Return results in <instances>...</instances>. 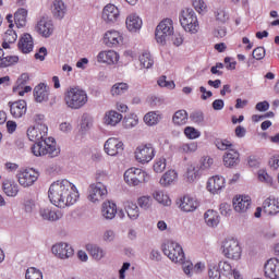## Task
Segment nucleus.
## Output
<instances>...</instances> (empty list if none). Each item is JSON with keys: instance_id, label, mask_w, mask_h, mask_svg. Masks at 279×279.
Listing matches in <instances>:
<instances>
[{"instance_id": "obj_42", "label": "nucleus", "mask_w": 279, "mask_h": 279, "mask_svg": "<svg viewBox=\"0 0 279 279\" xmlns=\"http://www.w3.org/2000/svg\"><path fill=\"white\" fill-rule=\"evenodd\" d=\"M209 279H221V270L216 263H209L208 265Z\"/></svg>"}, {"instance_id": "obj_13", "label": "nucleus", "mask_w": 279, "mask_h": 279, "mask_svg": "<svg viewBox=\"0 0 279 279\" xmlns=\"http://www.w3.org/2000/svg\"><path fill=\"white\" fill-rule=\"evenodd\" d=\"M19 184L27 189V186H32L38 180V172L34 169L24 170L23 172L17 174Z\"/></svg>"}, {"instance_id": "obj_11", "label": "nucleus", "mask_w": 279, "mask_h": 279, "mask_svg": "<svg viewBox=\"0 0 279 279\" xmlns=\"http://www.w3.org/2000/svg\"><path fill=\"white\" fill-rule=\"evenodd\" d=\"M107 195L108 190L106 189V185H104V183L97 182L89 186V202H93L94 204L95 202H101V199H104Z\"/></svg>"}, {"instance_id": "obj_25", "label": "nucleus", "mask_w": 279, "mask_h": 279, "mask_svg": "<svg viewBox=\"0 0 279 279\" xmlns=\"http://www.w3.org/2000/svg\"><path fill=\"white\" fill-rule=\"evenodd\" d=\"M34 97L37 104H43V101H49V90L45 84H39L34 88Z\"/></svg>"}, {"instance_id": "obj_6", "label": "nucleus", "mask_w": 279, "mask_h": 279, "mask_svg": "<svg viewBox=\"0 0 279 279\" xmlns=\"http://www.w3.org/2000/svg\"><path fill=\"white\" fill-rule=\"evenodd\" d=\"M161 250L165 256H168L172 260V263H183L184 251L179 243L173 241H167L162 244Z\"/></svg>"}, {"instance_id": "obj_61", "label": "nucleus", "mask_w": 279, "mask_h": 279, "mask_svg": "<svg viewBox=\"0 0 279 279\" xmlns=\"http://www.w3.org/2000/svg\"><path fill=\"white\" fill-rule=\"evenodd\" d=\"M252 57L254 60H263L265 58V48L264 47H257L253 50Z\"/></svg>"}, {"instance_id": "obj_39", "label": "nucleus", "mask_w": 279, "mask_h": 279, "mask_svg": "<svg viewBox=\"0 0 279 279\" xmlns=\"http://www.w3.org/2000/svg\"><path fill=\"white\" fill-rule=\"evenodd\" d=\"M129 88H130V85H128V83H116L111 87L110 93L112 97H119V95H123L128 93Z\"/></svg>"}, {"instance_id": "obj_47", "label": "nucleus", "mask_w": 279, "mask_h": 279, "mask_svg": "<svg viewBox=\"0 0 279 279\" xmlns=\"http://www.w3.org/2000/svg\"><path fill=\"white\" fill-rule=\"evenodd\" d=\"M180 154H193V151H197V143L192 142L189 144H182L179 147Z\"/></svg>"}, {"instance_id": "obj_29", "label": "nucleus", "mask_w": 279, "mask_h": 279, "mask_svg": "<svg viewBox=\"0 0 279 279\" xmlns=\"http://www.w3.org/2000/svg\"><path fill=\"white\" fill-rule=\"evenodd\" d=\"M239 151L234 148L229 149L223 156L225 167H235V165H239Z\"/></svg>"}, {"instance_id": "obj_43", "label": "nucleus", "mask_w": 279, "mask_h": 279, "mask_svg": "<svg viewBox=\"0 0 279 279\" xmlns=\"http://www.w3.org/2000/svg\"><path fill=\"white\" fill-rule=\"evenodd\" d=\"M154 199L151 198V196H141L137 199V204L143 210H149V208H151Z\"/></svg>"}, {"instance_id": "obj_3", "label": "nucleus", "mask_w": 279, "mask_h": 279, "mask_svg": "<svg viewBox=\"0 0 279 279\" xmlns=\"http://www.w3.org/2000/svg\"><path fill=\"white\" fill-rule=\"evenodd\" d=\"M64 101L65 106L71 110H80V108H84L88 104V94L84 89L71 87L64 93Z\"/></svg>"}, {"instance_id": "obj_62", "label": "nucleus", "mask_w": 279, "mask_h": 279, "mask_svg": "<svg viewBox=\"0 0 279 279\" xmlns=\"http://www.w3.org/2000/svg\"><path fill=\"white\" fill-rule=\"evenodd\" d=\"M210 167H213V158H210V157H203L201 159L199 169H202V171H205V169H210Z\"/></svg>"}, {"instance_id": "obj_49", "label": "nucleus", "mask_w": 279, "mask_h": 279, "mask_svg": "<svg viewBox=\"0 0 279 279\" xmlns=\"http://www.w3.org/2000/svg\"><path fill=\"white\" fill-rule=\"evenodd\" d=\"M25 279H43V271L35 267L27 268Z\"/></svg>"}, {"instance_id": "obj_50", "label": "nucleus", "mask_w": 279, "mask_h": 279, "mask_svg": "<svg viewBox=\"0 0 279 279\" xmlns=\"http://www.w3.org/2000/svg\"><path fill=\"white\" fill-rule=\"evenodd\" d=\"M157 83L160 88H169L170 90H173V88H175V83L173 81H167L166 75L160 76Z\"/></svg>"}, {"instance_id": "obj_63", "label": "nucleus", "mask_w": 279, "mask_h": 279, "mask_svg": "<svg viewBox=\"0 0 279 279\" xmlns=\"http://www.w3.org/2000/svg\"><path fill=\"white\" fill-rule=\"evenodd\" d=\"M219 210L223 217H230V213H232L231 206L228 203H221Z\"/></svg>"}, {"instance_id": "obj_46", "label": "nucleus", "mask_w": 279, "mask_h": 279, "mask_svg": "<svg viewBox=\"0 0 279 279\" xmlns=\"http://www.w3.org/2000/svg\"><path fill=\"white\" fill-rule=\"evenodd\" d=\"M154 199L158 202L159 204H163L165 206H169L171 204V201H169V196L165 195L161 191H156L153 193Z\"/></svg>"}, {"instance_id": "obj_55", "label": "nucleus", "mask_w": 279, "mask_h": 279, "mask_svg": "<svg viewBox=\"0 0 279 279\" xmlns=\"http://www.w3.org/2000/svg\"><path fill=\"white\" fill-rule=\"evenodd\" d=\"M198 169L195 166H190L186 171L187 182H195L198 175Z\"/></svg>"}, {"instance_id": "obj_59", "label": "nucleus", "mask_w": 279, "mask_h": 279, "mask_svg": "<svg viewBox=\"0 0 279 279\" xmlns=\"http://www.w3.org/2000/svg\"><path fill=\"white\" fill-rule=\"evenodd\" d=\"M34 208H36V202L34 199L27 198L24 201L25 213L32 214L34 213Z\"/></svg>"}, {"instance_id": "obj_48", "label": "nucleus", "mask_w": 279, "mask_h": 279, "mask_svg": "<svg viewBox=\"0 0 279 279\" xmlns=\"http://www.w3.org/2000/svg\"><path fill=\"white\" fill-rule=\"evenodd\" d=\"M218 269H220V274H223L225 276H232L234 272V269H232V265L228 262H219L218 263Z\"/></svg>"}, {"instance_id": "obj_4", "label": "nucleus", "mask_w": 279, "mask_h": 279, "mask_svg": "<svg viewBox=\"0 0 279 279\" xmlns=\"http://www.w3.org/2000/svg\"><path fill=\"white\" fill-rule=\"evenodd\" d=\"M180 24L183 29L190 32V34H197V29H199V22L193 9H183L181 11Z\"/></svg>"}, {"instance_id": "obj_10", "label": "nucleus", "mask_w": 279, "mask_h": 279, "mask_svg": "<svg viewBox=\"0 0 279 279\" xmlns=\"http://www.w3.org/2000/svg\"><path fill=\"white\" fill-rule=\"evenodd\" d=\"M51 252L57 258H60L61 260L71 258V256L74 254L73 246L64 242H59L52 245Z\"/></svg>"}, {"instance_id": "obj_9", "label": "nucleus", "mask_w": 279, "mask_h": 279, "mask_svg": "<svg viewBox=\"0 0 279 279\" xmlns=\"http://www.w3.org/2000/svg\"><path fill=\"white\" fill-rule=\"evenodd\" d=\"M155 156L156 154L151 144L141 145L135 150L136 161L141 162L142 165H147V162H151Z\"/></svg>"}, {"instance_id": "obj_8", "label": "nucleus", "mask_w": 279, "mask_h": 279, "mask_svg": "<svg viewBox=\"0 0 279 279\" xmlns=\"http://www.w3.org/2000/svg\"><path fill=\"white\" fill-rule=\"evenodd\" d=\"M222 254L226 258H231L232 260H239L241 258V246L239 241L230 239L222 244Z\"/></svg>"}, {"instance_id": "obj_17", "label": "nucleus", "mask_w": 279, "mask_h": 279, "mask_svg": "<svg viewBox=\"0 0 279 279\" xmlns=\"http://www.w3.org/2000/svg\"><path fill=\"white\" fill-rule=\"evenodd\" d=\"M10 113L14 119H21L27 114V102L25 100H17L9 102Z\"/></svg>"}, {"instance_id": "obj_44", "label": "nucleus", "mask_w": 279, "mask_h": 279, "mask_svg": "<svg viewBox=\"0 0 279 279\" xmlns=\"http://www.w3.org/2000/svg\"><path fill=\"white\" fill-rule=\"evenodd\" d=\"M16 62H19L17 56L2 57V59L0 61V66H1V69H5L8 66H12V64H16Z\"/></svg>"}, {"instance_id": "obj_52", "label": "nucleus", "mask_w": 279, "mask_h": 279, "mask_svg": "<svg viewBox=\"0 0 279 279\" xmlns=\"http://www.w3.org/2000/svg\"><path fill=\"white\" fill-rule=\"evenodd\" d=\"M29 81V74L23 73L16 81L17 86L13 87V93H16L20 90V88H23L25 84Z\"/></svg>"}, {"instance_id": "obj_34", "label": "nucleus", "mask_w": 279, "mask_h": 279, "mask_svg": "<svg viewBox=\"0 0 279 279\" xmlns=\"http://www.w3.org/2000/svg\"><path fill=\"white\" fill-rule=\"evenodd\" d=\"M14 21L16 27H25L27 24V9H19L14 14Z\"/></svg>"}, {"instance_id": "obj_57", "label": "nucleus", "mask_w": 279, "mask_h": 279, "mask_svg": "<svg viewBox=\"0 0 279 279\" xmlns=\"http://www.w3.org/2000/svg\"><path fill=\"white\" fill-rule=\"evenodd\" d=\"M136 125H138V120L136 118H133V117H125L123 119V126L126 129V130H130L131 128H136Z\"/></svg>"}, {"instance_id": "obj_21", "label": "nucleus", "mask_w": 279, "mask_h": 279, "mask_svg": "<svg viewBox=\"0 0 279 279\" xmlns=\"http://www.w3.org/2000/svg\"><path fill=\"white\" fill-rule=\"evenodd\" d=\"M39 216L44 221H60L62 219L63 214L60 210H52L49 207H41L39 209Z\"/></svg>"}, {"instance_id": "obj_56", "label": "nucleus", "mask_w": 279, "mask_h": 279, "mask_svg": "<svg viewBox=\"0 0 279 279\" xmlns=\"http://www.w3.org/2000/svg\"><path fill=\"white\" fill-rule=\"evenodd\" d=\"M167 169V159L159 158L154 165V171L156 173H162Z\"/></svg>"}, {"instance_id": "obj_26", "label": "nucleus", "mask_w": 279, "mask_h": 279, "mask_svg": "<svg viewBox=\"0 0 279 279\" xmlns=\"http://www.w3.org/2000/svg\"><path fill=\"white\" fill-rule=\"evenodd\" d=\"M2 191L8 197H16L19 195V184L12 180H4Z\"/></svg>"}, {"instance_id": "obj_19", "label": "nucleus", "mask_w": 279, "mask_h": 279, "mask_svg": "<svg viewBox=\"0 0 279 279\" xmlns=\"http://www.w3.org/2000/svg\"><path fill=\"white\" fill-rule=\"evenodd\" d=\"M223 189H226V179L223 177L215 175L207 182V190L209 193H219Z\"/></svg>"}, {"instance_id": "obj_20", "label": "nucleus", "mask_w": 279, "mask_h": 279, "mask_svg": "<svg viewBox=\"0 0 279 279\" xmlns=\"http://www.w3.org/2000/svg\"><path fill=\"white\" fill-rule=\"evenodd\" d=\"M252 206L250 196H239L233 198V208L235 213H247Z\"/></svg>"}, {"instance_id": "obj_38", "label": "nucleus", "mask_w": 279, "mask_h": 279, "mask_svg": "<svg viewBox=\"0 0 279 279\" xmlns=\"http://www.w3.org/2000/svg\"><path fill=\"white\" fill-rule=\"evenodd\" d=\"M121 119H123V116L117 111H109L105 116V123L107 125H117V123H121Z\"/></svg>"}, {"instance_id": "obj_24", "label": "nucleus", "mask_w": 279, "mask_h": 279, "mask_svg": "<svg viewBox=\"0 0 279 279\" xmlns=\"http://www.w3.org/2000/svg\"><path fill=\"white\" fill-rule=\"evenodd\" d=\"M98 62H104L105 64H116V62H119V53L113 50L101 51L98 53Z\"/></svg>"}, {"instance_id": "obj_33", "label": "nucleus", "mask_w": 279, "mask_h": 279, "mask_svg": "<svg viewBox=\"0 0 279 279\" xmlns=\"http://www.w3.org/2000/svg\"><path fill=\"white\" fill-rule=\"evenodd\" d=\"M86 250L90 254V256L94 258V260H101V258L106 256V251H104V248L95 244H87Z\"/></svg>"}, {"instance_id": "obj_45", "label": "nucleus", "mask_w": 279, "mask_h": 279, "mask_svg": "<svg viewBox=\"0 0 279 279\" xmlns=\"http://www.w3.org/2000/svg\"><path fill=\"white\" fill-rule=\"evenodd\" d=\"M14 24H9V29L4 33L3 40L8 43H16L19 35H16V31H13Z\"/></svg>"}, {"instance_id": "obj_37", "label": "nucleus", "mask_w": 279, "mask_h": 279, "mask_svg": "<svg viewBox=\"0 0 279 279\" xmlns=\"http://www.w3.org/2000/svg\"><path fill=\"white\" fill-rule=\"evenodd\" d=\"M205 222L210 228H215V226H219V216L215 210H207L204 215Z\"/></svg>"}, {"instance_id": "obj_7", "label": "nucleus", "mask_w": 279, "mask_h": 279, "mask_svg": "<svg viewBox=\"0 0 279 279\" xmlns=\"http://www.w3.org/2000/svg\"><path fill=\"white\" fill-rule=\"evenodd\" d=\"M149 175L147 172L138 168H130L124 172V182L130 186H138L143 182H148Z\"/></svg>"}, {"instance_id": "obj_28", "label": "nucleus", "mask_w": 279, "mask_h": 279, "mask_svg": "<svg viewBox=\"0 0 279 279\" xmlns=\"http://www.w3.org/2000/svg\"><path fill=\"white\" fill-rule=\"evenodd\" d=\"M121 40V35L117 31H109L105 34L104 43L107 47H117Z\"/></svg>"}, {"instance_id": "obj_30", "label": "nucleus", "mask_w": 279, "mask_h": 279, "mask_svg": "<svg viewBox=\"0 0 279 279\" xmlns=\"http://www.w3.org/2000/svg\"><path fill=\"white\" fill-rule=\"evenodd\" d=\"M101 213L105 219H114L117 217V204L112 202L104 203Z\"/></svg>"}, {"instance_id": "obj_2", "label": "nucleus", "mask_w": 279, "mask_h": 279, "mask_svg": "<svg viewBox=\"0 0 279 279\" xmlns=\"http://www.w3.org/2000/svg\"><path fill=\"white\" fill-rule=\"evenodd\" d=\"M78 197L77 187L66 179L54 181L48 190V198L57 208L73 206Z\"/></svg>"}, {"instance_id": "obj_58", "label": "nucleus", "mask_w": 279, "mask_h": 279, "mask_svg": "<svg viewBox=\"0 0 279 279\" xmlns=\"http://www.w3.org/2000/svg\"><path fill=\"white\" fill-rule=\"evenodd\" d=\"M229 19H230V16L226 12V10L219 9L216 12V21H219V23H226Z\"/></svg>"}, {"instance_id": "obj_27", "label": "nucleus", "mask_w": 279, "mask_h": 279, "mask_svg": "<svg viewBox=\"0 0 279 279\" xmlns=\"http://www.w3.org/2000/svg\"><path fill=\"white\" fill-rule=\"evenodd\" d=\"M125 23L129 32H138L143 27V20L136 14L129 15Z\"/></svg>"}, {"instance_id": "obj_60", "label": "nucleus", "mask_w": 279, "mask_h": 279, "mask_svg": "<svg viewBox=\"0 0 279 279\" xmlns=\"http://www.w3.org/2000/svg\"><path fill=\"white\" fill-rule=\"evenodd\" d=\"M117 239V233H114L113 230H107L104 232L102 241H106V243H112Z\"/></svg>"}, {"instance_id": "obj_54", "label": "nucleus", "mask_w": 279, "mask_h": 279, "mask_svg": "<svg viewBox=\"0 0 279 279\" xmlns=\"http://www.w3.org/2000/svg\"><path fill=\"white\" fill-rule=\"evenodd\" d=\"M191 121L193 123H197L198 125H204V112L202 111H194L190 114Z\"/></svg>"}, {"instance_id": "obj_16", "label": "nucleus", "mask_w": 279, "mask_h": 279, "mask_svg": "<svg viewBox=\"0 0 279 279\" xmlns=\"http://www.w3.org/2000/svg\"><path fill=\"white\" fill-rule=\"evenodd\" d=\"M105 151L108 156H117L123 151V142L117 137H110L105 143Z\"/></svg>"}, {"instance_id": "obj_53", "label": "nucleus", "mask_w": 279, "mask_h": 279, "mask_svg": "<svg viewBox=\"0 0 279 279\" xmlns=\"http://www.w3.org/2000/svg\"><path fill=\"white\" fill-rule=\"evenodd\" d=\"M216 147L218 149H220L221 151H226L227 149H228V151H230V149H232L233 145L228 140H217Z\"/></svg>"}, {"instance_id": "obj_15", "label": "nucleus", "mask_w": 279, "mask_h": 279, "mask_svg": "<svg viewBox=\"0 0 279 279\" xmlns=\"http://www.w3.org/2000/svg\"><path fill=\"white\" fill-rule=\"evenodd\" d=\"M119 8H117L114 4H107L102 9V20L105 21V23H108L109 25L117 23V21H119Z\"/></svg>"}, {"instance_id": "obj_41", "label": "nucleus", "mask_w": 279, "mask_h": 279, "mask_svg": "<svg viewBox=\"0 0 279 279\" xmlns=\"http://www.w3.org/2000/svg\"><path fill=\"white\" fill-rule=\"evenodd\" d=\"M140 62L144 69H151L154 66V58L149 52H143L140 56Z\"/></svg>"}, {"instance_id": "obj_64", "label": "nucleus", "mask_w": 279, "mask_h": 279, "mask_svg": "<svg viewBox=\"0 0 279 279\" xmlns=\"http://www.w3.org/2000/svg\"><path fill=\"white\" fill-rule=\"evenodd\" d=\"M181 265H182L183 271H184V274H185L186 276H191V274L194 272V270H193V263H191V262H184V259H183V262H181Z\"/></svg>"}, {"instance_id": "obj_35", "label": "nucleus", "mask_w": 279, "mask_h": 279, "mask_svg": "<svg viewBox=\"0 0 279 279\" xmlns=\"http://www.w3.org/2000/svg\"><path fill=\"white\" fill-rule=\"evenodd\" d=\"M189 121V113L186 110H178L172 117V122L174 125H186Z\"/></svg>"}, {"instance_id": "obj_40", "label": "nucleus", "mask_w": 279, "mask_h": 279, "mask_svg": "<svg viewBox=\"0 0 279 279\" xmlns=\"http://www.w3.org/2000/svg\"><path fill=\"white\" fill-rule=\"evenodd\" d=\"M178 178V172L174 170L167 171L160 179L161 186H169Z\"/></svg>"}, {"instance_id": "obj_12", "label": "nucleus", "mask_w": 279, "mask_h": 279, "mask_svg": "<svg viewBox=\"0 0 279 279\" xmlns=\"http://www.w3.org/2000/svg\"><path fill=\"white\" fill-rule=\"evenodd\" d=\"M37 32L44 38H49L53 34V21L48 15H43L37 23Z\"/></svg>"}, {"instance_id": "obj_32", "label": "nucleus", "mask_w": 279, "mask_h": 279, "mask_svg": "<svg viewBox=\"0 0 279 279\" xmlns=\"http://www.w3.org/2000/svg\"><path fill=\"white\" fill-rule=\"evenodd\" d=\"M52 14L54 19H59V21H62V19H64V14H66V7L64 5V2L62 0L53 1Z\"/></svg>"}, {"instance_id": "obj_36", "label": "nucleus", "mask_w": 279, "mask_h": 279, "mask_svg": "<svg viewBox=\"0 0 279 279\" xmlns=\"http://www.w3.org/2000/svg\"><path fill=\"white\" fill-rule=\"evenodd\" d=\"M125 211L128 214V217H130L133 221H135V219H138L141 215V213L138 211V205L133 202L125 203Z\"/></svg>"}, {"instance_id": "obj_14", "label": "nucleus", "mask_w": 279, "mask_h": 279, "mask_svg": "<svg viewBox=\"0 0 279 279\" xmlns=\"http://www.w3.org/2000/svg\"><path fill=\"white\" fill-rule=\"evenodd\" d=\"M177 204L183 213H194V210L199 208L197 198L191 197L190 195L183 196Z\"/></svg>"}, {"instance_id": "obj_51", "label": "nucleus", "mask_w": 279, "mask_h": 279, "mask_svg": "<svg viewBox=\"0 0 279 279\" xmlns=\"http://www.w3.org/2000/svg\"><path fill=\"white\" fill-rule=\"evenodd\" d=\"M184 134L187 138H191V140L199 138V136H202V133L193 126H186L184 129Z\"/></svg>"}, {"instance_id": "obj_1", "label": "nucleus", "mask_w": 279, "mask_h": 279, "mask_svg": "<svg viewBox=\"0 0 279 279\" xmlns=\"http://www.w3.org/2000/svg\"><path fill=\"white\" fill-rule=\"evenodd\" d=\"M47 132H49L47 124H38L27 129L28 141L35 143L32 151L37 157L48 156V158H58L60 156V148L53 137L45 138Z\"/></svg>"}, {"instance_id": "obj_31", "label": "nucleus", "mask_w": 279, "mask_h": 279, "mask_svg": "<svg viewBox=\"0 0 279 279\" xmlns=\"http://www.w3.org/2000/svg\"><path fill=\"white\" fill-rule=\"evenodd\" d=\"M162 120V114L159 111H149L144 116V123L149 126L158 125Z\"/></svg>"}, {"instance_id": "obj_18", "label": "nucleus", "mask_w": 279, "mask_h": 279, "mask_svg": "<svg viewBox=\"0 0 279 279\" xmlns=\"http://www.w3.org/2000/svg\"><path fill=\"white\" fill-rule=\"evenodd\" d=\"M266 278L278 279L279 278V259L270 258L264 266Z\"/></svg>"}, {"instance_id": "obj_22", "label": "nucleus", "mask_w": 279, "mask_h": 279, "mask_svg": "<svg viewBox=\"0 0 279 279\" xmlns=\"http://www.w3.org/2000/svg\"><path fill=\"white\" fill-rule=\"evenodd\" d=\"M17 47L22 53H32L34 51V38L29 33L23 34L20 38Z\"/></svg>"}, {"instance_id": "obj_23", "label": "nucleus", "mask_w": 279, "mask_h": 279, "mask_svg": "<svg viewBox=\"0 0 279 279\" xmlns=\"http://www.w3.org/2000/svg\"><path fill=\"white\" fill-rule=\"evenodd\" d=\"M279 213V202L277 199L266 198L263 203V214L264 215H278Z\"/></svg>"}, {"instance_id": "obj_5", "label": "nucleus", "mask_w": 279, "mask_h": 279, "mask_svg": "<svg viewBox=\"0 0 279 279\" xmlns=\"http://www.w3.org/2000/svg\"><path fill=\"white\" fill-rule=\"evenodd\" d=\"M173 36V21L165 19L161 21L155 31V38L158 45H167V40Z\"/></svg>"}]
</instances>
